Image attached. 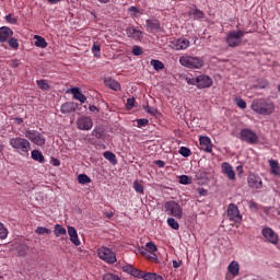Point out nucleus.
I'll list each match as a JSON object with an SVG mask.
<instances>
[{
    "label": "nucleus",
    "instance_id": "1",
    "mask_svg": "<svg viewBox=\"0 0 280 280\" xmlns=\"http://www.w3.org/2000/svg\"><path fill=\"white\" fill-rule=\"evenodd\" d=\"M252 110L258 113V115H272L275 113V103L266 98L254 100Z\"/></svg>",
    "mask_w": 280,
    "mask_h": 280
},
{
    "label": "nucleus",
    "instance_id": "2",
    "mask_svg": "<svg viewBox=\"0 0 280 280\" xmlns=\"http://www.w3.org/2000/svg\"><path fill=\"white\" fill-rule=\"evenodd\" d=\"M179 65L186 69H202L205 67V60L200 57L184 55L179 58Z\"/></svg>",
    "mask_w": 280,
    "mask_h": 280
},
{
    "label": "nucleus",
    "instance_id": "3",
    "mask_svg": "<svg viewBox=\"0 0 280 280\" xmlns=\"http://www.w3.org/2000/svg\"><path fill=\"white\" fill-rule=\"evenodd\" d=\"M245 34H253V31H230L225 37V43L229 47H240L242 45V38Z\"/></svg>",
    "mask_w": 280,
    "mask_h": 280
},
{
    "label": "nucleus",
    "instance_id": "4",
    "mask_svg": "<svg viewBox=\"0 0 280 280\" xmlns=\"http://www.w3.org/2000/svg\"><path fill=\"white\" fill-rule=\"evenodd\" d=\"M164 211L167 215L176 218V220L183 219V207L177 201H166L164 203Z\"/></svg>",
    "mask_w": 280,
    "mask_h": 280
},
{
    "label": "nucleus",
    "instance_id": "5",
    "mask_svg": "<svg viewBox=\"0 0 280 280\" xmlns=\"http://www.w3.org/2000/svg\"><path fill=\"white\" fill-rule=\"evenodd\" d=\"M9 144L11 148H13V150H18L20 154H27V152H30L32 149L30 141L25 138H12Z\"/></svg>",
    "mask_w": 280,
    "mask_h": 280
},
{
    "label": "nucleus",
    "instance_id": "6",
    "mask_svg": "<svg viewBox=\"0 0 280 280\" xmlns=\"http://www.w3.org/2000/svg\"><path fill=\"white\" fill-rule=\"evenodd\" d=\"M226 213L230 222H234L235 224H242L243 217L242 213L240 212V208H237V205L230 203Z\"/></svg>",
    "mask_w": 280,
    "mask_h": 280
},
{
    "label": "nucleus",
    "instance_id": "7",
    "mask_svg": "<svg viewBox=\"0 0 280 280\" xmlns=\"http://www.w3.org/2000/svg\"><path fill=\"white\" fill-rule=\"evenodd\" d=\"M240 139L241 141H245V143H249V145H255L259 141V136L252 129L244 128L241 130Z\"/></svg>",
    "mask_w": 280,
    "mask_h": 280
},
{
    "label": "nucleus",
    "instance_id": "8",
    "mask_svg": "<svg viewBox=\"0 0 280 280\" xmlns=\"http://www.w3.org/2000/svg\"><path fill=\"white\" fill-rule=\"evenodd\" d=\"M25 137L26 139H30L34 145H45V136H43L38 130H26Z\"/></svg>",
    "mask_w": 280,
    "mask_h": 280
},
{
    "label": "nucleus",
    "instance_id": "9",
    "mask_svg": "<svg viewBox=\"0 0 280 280\" xmlns=\"http://www.w3.org/2000/svg\"><path fill=\"white\" fill-rule=\"evenodd\" d=\"M97 255L100 259L106 261V264H115V261H117V256L110 250V248L101 247L97 249Z\"/></svg>",
    "mask_w": 280,
    "mask_h": 280
},
{
    "label": "nucleus",
    "instance_id": "10",
    "mask_svg": "<svg viewBox=\"0 0 280 280\" xmlns=\"http://www.w3.org/2000/svg\"><path fill=\"white\" fill-rule=\"evenodd\" d=\"M261 235L265 237L266 242H269V244H279V235L272 228H265L261 230Z\"/></svg>",
    "mask_w": 280,
    "mask_h": 280
},
{
    "label": "nucleus",
    "instance_id": "11",
    "mask_svg": "<svg viewBox=\"0 0 280 280\" xmlns=\"http://www.w3.org/2000/svg\"><path fill=\"white\" fill-rule=\"evenodd\" d=\"M189 45H191L189 39H187L185 37H180V38L172 40L170 47H171V49H174L175 51H183V50L187 49L189 47Z\"/></svg>",
    "mask_w": 280,
    "mask_h": 280
},
{
    "label": "nucleus",
    "instance_id": "12",
    "mask_svg": "<svg viewBox=\"0 0 280 280\" xmlns=\"http://www.w3.org/2000/svg\"><path fill=\"white\" fill-rule=\"evenodd\" d=\"M78 130H91L93 128V118L89 116H81L77 120Z\"/></svg>",
    "mask_w": 280,
    "mask_h": 280
},
{
    "label": "nucleus",
    "instance_id": "13",
    "mask_svg": "<svg viewBox=\"0 0 280 280\" xmlns=\"http://www.w3.org/2000/svg\"><path fill=\"white\" fill-rule=\"evenodd\" d=\"M195 82L197 89H209L213 84V80L207 74L198 75Z\"/></svg>",
    "mask_w": 280,
    "mask_h": 280
},
{
    "label": "nucleus",
    "instance_id": "14",
    "mask_svg": "<svg viewBox=\"0 0 280 280\" xmlns=\"http://www.w3.org/2000/svg\"><path fill=\"white\" fill-rule=\"evenodd\" d=\"M126 34L128 38H132L133 40H138L139 43L143 40V33L141 32V30L137 28L136 26L127 27Z\"/></svg>",
    "mask_w": 280,
    "mask_h": 280
},
{
    "label": "nucleus",
    "instance_id": "15",
    "mask_svg": "<svg viewBox=\"0 0 280 280\" xmlns=\"http://www.w3.org/2000/svg\"><path fill=\"white\" fill-rule=\"evenodd\" d=\"M221 172L229 178V180H235V171L229 162H223L221 164Z\"/></svg>",
    "mask_w": 280,
    "mask_h": 280
},
{
    "label": "nucleus",
    "instance_id": "16",
    "mask_svg": "<svg viewBox=\"0 0 280 280\" xmlns=\"http://www.w3.org/2000/svg\"><path fill=\"white\" fill-rule=\"evenodd\" d=\"M200 150L203 152H213V144L211 143V138L207 136H201L199 138Z\"/></svg>",
    "mask_w": 280,
    "mask_h": 280
},
{
    "label": "nucleus",
    "instance_id": "17",
    "mask_svg": "<svg viewBox=\"0 0 280 280\" xmlns=\"http://www.w3.org/2000/svg\"><path fill=\"white\" fill-rule=\"evenodd\" d=\"M247 183L252 189H261V187H264V182L261 180V177L257 175H249L247 177Z\"/></svg>",
    "mask_w": 280,
    "mask_h": 280
},
{
    "label": "nucleus",
    "instance_id": "18",
    "mask_svg": "<svg viewBox=\"0 0 280 280\" xmlns=\"http://www.w3.org/2000/svg\"><path fill=\"white\" fill-rule=\"evenodd\" d=\"M14 35V32L11 31L8 26L0 27V43H8L10 38Z\"/></svg>",
    "mask_w": 280,
    "mask_h": 280
},
{
    "label": "nucleus",
    "instance_id": "19",
    "mask_svg": "<svg viewBox=\"0 0 280 280\" xmlns=\"http://www.w3.org/2000/svg\"><path fill=\"white\" fill-rule=\"evenodd\" d=\"M75 110H78V104L73 102H67L60 107V113H62V115H69L71 113H75Z\"/></svg>",
    "mask_w": 280,
    "mask_h": 280
},
{
    "label": "nucleus",
    "instance_id": "20",
    "mask_svg": "<svg viewBox=\"0 0 280 280\" xmlns=\"http://www.w3.org/2000/svg\"><path fill=\"white\" fill-rule=\"evenodd\" d=\"M68 235L70 237V242H72L74 246H80L82 244L78 237V230H75V228L68 226Z\"/></svg>",
    "mask_w": 280,
    "mask_h": 280
},
{
    "label": "nucleus",
    "instance_id": "21",
    "mask_svg": "<svg viewBox=\"0 0 280 280\" xmlns=\"http://www.w3.org/2000/svg\"><path fill=\"white\" fill-rule=\"evenodd\" d=\"M145 27L147 32H159L161 30V22L159 20H147Z\"/></svg>",
    "mask_w": 280,
    "mask_h": 280
},
{
    "label": "nucleus",
    "instance_id": "22",
    "mask_svg": "<svg viewBox=\"0 0 280 280\" xmlns=\"http://www.w3.org/2000/svg\"><path fill=\"white\" fill-rule=\"evenodd\" d=\"M104 84L107 86V89H112V91H121V85L119 82L112 78L105 79Z\"/></svg>",
    "mask_w": 280,
    "mask_h": 280
},
{
    "label": "nucleus",
    "instance_id": "23",
    "mask_svg": "<svg viewBox=\"0 0 280 280\" xmlns=\"http://www.w3.org/2000/svg\"><path fill=\"white\" fill-rule=\"evenodd\" d=\"M70 93L73 95V98L78 100L81 104H84V102H86V96L82 94L80 88H72L70 90Z\"/></svg>",
    "mask_w": 280,
    "mask_h": 280
},
{
    "label": "nucleus",
    "instance_id": "24",
    "mask_svg": "<svg viewBox=\"0 0 280 280\" xmlns=\"http://www.w3.org/2000/svg\"><path fill=\"white\" fill-rule=\"evenodd\" d=\"M270 172L273 176L280 177V165L277 160H270L269 161Z\"/></svg>",
    "mask_w": 280,
    "mask_h": 280
},
{
    "label": "nucleus",
    "instance_id": "25",
    "mask_svg": "<svg viewBox=\"0 0 280 280\" xmlns=\"http://www.w3.org/2000/svg\"><path fill=\"white\" fill-rule=\"evenodd\" d=\"M228 270H229L230 275H232L233 277H237V275H240V262L233 260L229 265Z\"/></svg>",
    "mask_w": 280,
    "mask_h": 280
},
{
    "label": "nucleus",
    "instance_id": "26",
    "mask_svg": "<svg viewBox=\"0 0 280 280\" xmlns=\"http://www.w3.org/2000/svg\"><path fill=\"white\" fill-rule=\"evenodd\" d=\"M31 158L33 159V161H37L38 163H45V156L39 150H33L31 152Z\"/></svg>",
    "mask_w": 280,
    "mask_h": 280
},
{
    "label": "nucleus",
    "instance_id": "27",
    "mask_svg": "<svg viewBox=\"0 0 280 280\" xmlns=\"http://www.w3.org/2000/svg\"><path fill=\"white\" fill-rule=\"evenodd\" d=\"M103 156L104 159H106V161H109L112 165H117V155H115V153L110 151H106L103 153Z\"/></svg>",
    "mask_w": 280,
    "mask_h": 280
},
{
    "label": "nucleus",
    "instance_id": "28",
    "mask_svg": "<svg viewBox=\"0 0 280 280\" xmlns=\"http://www.w3.org/2000/svg\"><path fill=\"white\" fill-rule=\"evenodd\" d=\"M34 39H35L36 47H40L42 49H45V47H47V40H45V37L40 35H35Z\"/></svg>",
    "mask_w": 280,
    "mask_h": 280
},
{
    "label": "nucleus",
    "instance_id": "29",
    "mask_svg": "<svg viewBox=\"0 0 280 280\" xmlns=\"http://www.w3.org/2000/svg\"><path fill=\"white\" fill-rule=\"evenodd\" d=\"M150 65H151V67H153V69L155 71H161V70L165 69V63H163V61H161V60L152 59L150 61Z\"/></svg>",
    "mask_w": 280,
    "mask_h": 280
},
{
    "label": "nucleus",
    "instance_id": "30",
    "mask_svg": "<svg viewBox=\"0 0 280 280\" xmlns=\"http://www.w3.org/2000/svg\"><path fill=\"white\" fill-rule=\"evenodd\" d=\"M16 252L20 255V257H25V255H27V253L30 252V247L25 244H20L16 247Z\"/></svg>",
    "mask_w": 280,
    "mask_h": 280
},
{
    "label": "nucleus",
    "instance_id": "31",
    "mask_svg": "<svg viewBox=\"0 0 280 280\" xmlns=\"http://www.w3.org/2000/svg\"><path fill=\"white\" fill-rule=\"evenodd\" d=\"M189 15L194 16L195 21H200V19H205V12L200 11L199 9L190 11Z\"/></svg>",
    "mask_w": 280,
    "mask_h": 280
},
{
    "label": "nucleus",
    "instance_id": "32",
    "mask_svg": "<svg viewBox=\"0 0 280 280\" xmlns=\"http://www.w3.org/2000/svg\"><path fill=\"white\" fill-rule=\"evenodd\" d=\"M141 279L144 280H163V277L159 276L158 273L147 272L141 276Z\"/></svg>",
    "mask_w": 280,
    "mask_h": 280
},
{
    "label": "nucleus",
    "instance_id": "33",
    "mask_svg": "<svg viewBox=\"0 0 280 280\" xmlns=\"http://www.w3.org/2000/svg\"><path fill=\"white\" fill-rule=\"evenodd\" d=\"M54 233H55L56 237H60V235H67V229H65L60 224H56Z\"/></svg>",
    "mask_w": 280,
    "mask_h": 280
},
{
    "label": "nucleus",
    "instance_id": "34",
    "mask_svg": "<svg viewBox=\"0 0 280 280\" xmlns=\"http://www.w3.org/2000/svg\"><path fill=\"white\" fill-rule=\"evenodd\" d=\"M92 137H95V139H102V137H104V128L103 127H95L92 130Z\"/></svg>",
    "mask_w": 280,
    "mask_h": 280
},
{
    "label": "nucleus",
    "instance_id": "35",
    "mask_svg": "<svg viewBox=\"0 0 280 280\" xmlns=\"http://www.w3.org/2000/svg\"><path fill=\"white\" fill-rule=\"evenodd\" d=\"M78 183L80 185H89V183H91V177H89L86 174H80L78 176Z\"/></svg>",
    "mask_w": 280,
    "mask_h": 280
},
{
    "label": "nucleus",
    "instance_id": "36",
    "mask_svg": "<svg viewBox=\"0 0 280 280\" xmlns=\"http://www.w3.org/2000/svg\"><path fill=\"white\" fill-rule=\"evenodd\" d=\"M37 86L40 91H49V89H51V85L45 80H37Z\"/></svg>",
    "mask_w": 280,
    "mask_h": 280
},
{
    "label": "nucleus",
    "instance_id": "37",
    "mask_svg": "<svg viewBox=\"0 0 280 280\" xmlns=\"http://www.w3.org/2000/svg\"><path fill=\"white\" fill-rule=\"evenodd\" d=\"M166 222L168 226H171V229H173L174 231H178V229H180L178 221H176V219L174 218H168Z\"/></svg>",
    "mask_w": 280,
    "mask_h": 280
},
{
    "label": "nucleus",
    "instance_id": "38",
    "mask_svg": "<svg viewBox=\"0 0 280 280\" xmlns=\"http://www.w3.org/2000/svg\"><path fill=\"white\" fill-rule=\"evenodd\" d=\"M133 189L137 194H143L144 188H143V184H141V182H139L138 179H136L133 182Z\"/></svg>",
    "mask_w": 280,
    "mask_h": 280
},
{
    "label": "nucleus",
    "instance_id": "39",
    "mask_svg": "<svg viewBox=\"0 0 280 280\" xmlns=\"http://www.w3.org/2000/svg\"><path fill=\"white\" fill-rule=\"evenodd\" d=\"M35 233L37 235H49L51 234V230L47 229V228H44V226H38L36 230H35Z\"/></svg>",
    "mask_w": 280,
    "mask_h": 280
},
{
    "label": "nucleus",
    "instance_id": "40",
    "mask_svg": "<svg viewBox=\"0 0 280 280\" xmlns=\"http://www.w3.org/2000/svg\"><path fill=\"white\" fill-rule=\"evenodd\" d=\"M179 154L182 156H185V159H187V156H191V150L187 147H180Z\"/></svg>",
    "mask_w": 280,
    "mask_h": 280
},
{
    "label": "nucleus",
    "instance_id": "41",
    "mask_svg": "<svg viewBox=\"0 0 280 280\" xmlns=\"http://www.w3.org/2000/svg\"><path fill=\"white\" fill-rule=\"evenodd\" d=\"M179 183L180 185H191V178H189L187 175H180Z\"/></svg>",
    "mask_w": 280,
    "mask_h": 280
},
{
    "label": "nucleus",
    "instance_id": "42",
    "mask_svg": "<svg viewBox=\"0 0 280 280\" xmlns=\"http://www.w3.org/2000/svg\"><path fill=\"white\" fill-rule=\"evenodd\" d=\"M5 237H8V229L0 222V240H5Z\"/></svg>",
    "mask_w": 280,
    "mask_h": 280
},
{
    "label": "nucleus",
    "instance_id": "43",
    "mask_svg": "<svg viewBox=\"0 0 280 280\" xmlns=\"http://www.w3.org/2000/svg\"><path fill=\"white\" fill-rule=\"evenodd\" d=\"M5 21L7 23H11V25H16V23L19 22V20L12 15V13L5 15Z\"/></svg>",
    "mask_w": 280,
    "mask_h": 280
},
{
    "label": "nucleus",
    "instance_id": "44",
    "mask_svg": "<svg viewBox=\"0 0 280 280\" xmlns=\"http://www.w3.org/2000/svg\"><path fill=\"white\" fill-rule=\"evenodd\" d=\"M100 51H102L100 44H94L92 46V52L94 54L95 58H100Z\"/></svg>",
    "mask_w": 280,
    "mask_h": 280
},
{
    "label": "nucleus",
    "instance_id": "45",
    "mask_svg": "<svg viewBox=\"0 0 280 280\" xmlns=\"http://www.w3.org/2000/svg\"><path fill=\"white\" fill-rule=\"evenodd\" d=\"M145 248H148V250H150V253H156V250H158L156 245L152 242L147 243Z\"/></svg>",
    "mask_w": 280,
    "mask_h": 280
},
{
    "label": "nucleus",
    "instance_id": "46",
    "mask_svg": "<svg viewBox=\"0 0 280 280\" xmlns=\"http://www.w3.org/2000/svg\"><path fill=\"white\" fill-rule=\"evenodd\" d=\"M132 54L133 56H141V54H143V48H141V46H133Z\"/></svg>",
    "mask_w": 280,
    "mask_h": 280
},
{
    "label": "nucleus",
    "instance_id": "47",
    "mask_svg": "<svg viewBox=\"0 0 280 280\" xmlns=\"http://www.w3.org/2000/svg\"><path fill=\"white\" fill-rule=\"evenodd\" d=\"M236 106L242 108V110L246 109V102L242 98H236Z\"/></svg>",
    "mask_w": 280,
    "mask_h": 280
},
{
    "label": "nucleus",
    "instance_id": "48",
    "mask_svg": "<svg viewBox=\"0 0 280 280\" xmlns=\"http://www.w3.org/2000/svg\"><path fill=\"white\" fill-rule=\"evenodd\" d=\"M9 45L13 49H19V40L16 38H10L9 39Z\"/></svg>",
    "mask_w": 280,
    "mask_h": 280
},
{
    "label": "nucleus",
    "instance_id": "49",
    "mask_svg": "<svg viewBox=\"0 0 280 280\" xmlns=\"http://www.w3.org/2000/svg\"><path fill=\"white\" fill-rule=\"evenodd\" d=\"M127 110H130L131 108H135V97L128 98L126 103Z\"/></svg>",
    "mask_w": 280,
    "mask_h": 280
},
{
    "label": "nucleus",
    "instance_id": "50",
    "mask_svg": "<svg viewBox=\"0 0 280 280\" xmlns=\"http://www.w3.org/2000/svg\"><path fill=\"white\" fill-rule=\"evenodd\" d=\"M148 122H149L148 118H140V119H138L137 120L138 128H141L143 126H148Z\"/></svg>",
    "mask_w": 280,
    "mask_h": 280
},
{
    "label": "nucleus",
    "instance_id": "51",
    "mask_svg": "<svg viewBox=\"0 0 280 280\" xmlns=\"http://www.w3.org/2000/svg\"><path fill=\"white\" fill-rule=\"evenodd\" d=\"M129 12H132L131 16L135 18V16H137V14L141 13V10H139V8H137V7H130Z\"/></svg>",
    "mask_w": 280,
    "mask_h": 280
},
{
    "label": "nucleus",
    "instance_id": "52",
    "mask_svg": "<svg viewBox=\"0 0 280 280\" xmlns=\"http://www.w3.org/2000/svg\"><path fill=\"white\" fill-rule=\"evenodd\" d=\"M130 275H132V277H138L140 279H141V277H143V275H141V271H139V269H137L135 267H133V269H131V273Z\"/></svg>",
    "mask_w": 280,
    "mask_h": 280
},
{
    "label": "nucleus",
    "instance_id": "53",
    "mask_svg": "<svg viewBox=\"0 0 280 280\" xmlns=\"http://www.w3.org/2000/svg\"><path fill=\"white\" fill-rule=\"evenodd\" d=\"M21 65V62L19 61V59H12L10 62V67H12L13 69L19 68Z\"/></svg>",
    "mask_w": 280,
    "mask_h": 280
},
{
    "label": "nucleus",
    "instance_id": "54",
    "mask_svg": "<svg viewBox=\"0 0 280 280\" xmlns=\"http://www.w3.org/2000/svg\"><path fill=\"white\" fill-rule=\"evenodd\" d=\"M249 209H253L254 211H259V203L255 201H249Z\"/></svg>",
    "mask_w": 280,
    "mask_h": 280
},
{
    "label": "nucleus",
    "instance_id": "55",
    "mask_svg": "<svg viewBox=\"0 0 280 280\" xmlns=\"http://www.w3.org/2000/svg\"><path fill=\"white\" fill-rule=\"evenodd\" d=\"M145 110H147V113H149V115H156V108H154L152 106H147Z\"/></svg>",
    "mask_w": 280,
    "mask_h": 280
},
{
    "label": "nucleus",
    "instance_id": "56",
    "mask_svg": "<svg viewBox=\"0 0 280 280\" xmlns=\"http://www.w3.org/2000/svg\"><path fill=\"white\" fill-rule=\"evenodd\" d=\"M51 165H54V167H59L60 165V160L52 158L51 159Z\"/></svg>",
    "mask_w": 280,
    "mask_h": 280
},
{
    "label": "nucleus",
    "instance_id": "57",
    "mask_svg": "<svg viewBox=\"0 0 280 280\" xmlns=\"http://www.w3.org/2000/svg\"><path fill=\"white\" fill-rule=\"evenodd\" d=\"M154 165H158V167H165V162L163 160H156Z\"/></svg>",
    "mask_w": 280,
    "mask_h": 280
},
{
    "label": "nucleus",
    "instance_id": "58",
    "mask_svg": "<svg viewBox=\"0 0 280 280\" xmlns=\"http://www.w3.org/2000/svg\"><path fill=\"white\" fill-rule=\"evenodd\" d=\"M13 122L16 124V126H21V124H23V118L15 117V118H13Z\"/></svg>",
    "mask_w": 280,
    "mask_h": 280
},
{
    "label": "nucleus",
    "instance_id": "59",
    "mask_svg": "<svg viewBox=\"0 0 280 280\" xmlns=\"http://www.w3.org/2000/svg\"><path fill=\"white\" fill-rule=\"evenodd\" d=\"M133 268L135 267H132V266H126V267H124V271L128 272L129 275H131Z\"/></svg>",
    "mask_w": 280,
    "mask_h": 280
},
{
    "label": "nucleus",
    "instance_id": "60",
    "mask_svg": "<svg viewBox=\"0 0 280 280\" xmlns=\"http://www.w3.org/2000/svg\"><path fill=\"white\" fill-rule=\"evenodd\" d=\"M89 110H91V113H97V106L91 105V106L89 107Z\"/></svg>",
    "mask_w": 280,
    "mask_h": 280
},
{
    "label": "nucleus",
    "instance_id": "61",
    "mask_svg": "<svg viewBox=\"0 0 280 280\" xmlns=\"http://www.w3.org/2000/svg\"><path fill=\"white\" fill-rule=\"evenodd\" d=\"M104 215H105V218L110 220L113 218L114 213L113 212H105Z\"/></svg>",
    "mask_w": 280,
    "mask_h": 280
},
{
    "label": "nucleus",
    "instance_id": "62",
    "mask_svg": "<svg viewBox=\"0 0 280 280\" xmlns=\"http://www.w3.org/2000/svg\"><path fill=\"white\" fill-rule=\"evenodd\" d=\"M173 268H180V262L173 260Z\"/></svg>",
    "mask_w": 280,
    "mask_h": 280
},
{
    "label": "nucleus",
    "instance_id": "63",
    "mask_svg": "<svg viewBox=\"0 0 280 280\" xmlns=\"http://www.w3.org/2000/svg\"><path fill=\"white\" fill-rule=\"evenodd\" d=\"M200 196H207V191L203 188H199Z\"/></svg>",
    "mask_w": 280,
    "mask_h": 280
},
{
    "label": "nucleus",
    "instance_id": "64",
    "mask_svg": "<svg viewBox=\"0 0 280 280\" xmlns=\"http://www.w3.org/2000/svg\"><path fill=\"white\" fill-rule=\"evenodd\" d=\"M243 170H244V167L242 165H238L236 167V171L238 172V174H242Z\"/></svg>",
    "mask_w": 280,
    "mask_h": 280
}]
</instances>
